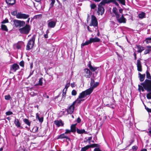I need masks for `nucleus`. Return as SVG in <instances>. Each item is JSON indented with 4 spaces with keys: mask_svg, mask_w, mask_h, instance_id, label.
<instances>
[{
    "mask_svg": "<svg viewBox=\"0 0 151 151\" xmlns=\"http://www.w3.org/2000/svg\"><path fill=\"white\" fill-rule=\"evenodd\" d=\"M84 147L86 148V150H88V149L90 148H91L90 147V145H86V146H85Z\"/></svg>",
    "mask_w": 151,
    "mask_h": 151,
    "instance_id": "57",
    "label": "nucleus"
},
{
    "mask_svg": "<svg viewBox=\"0 0 151 151\" xmlns=\"http://www.w3.org/2000/svg\"><path fill=\"white\" fill-rule=\"evenodd\" d=\"M147 98L149 99H151V92H150L147 94Z\"/></svg>",
    "mask_w": 151,
    "mask_h": 151,
    "instance_id": "41",
    "label": "nucleus"
},
{
    "mask_svg": "<svg viewBox=\"0 0 151 151\" xmlns=\"http://www.w3.org/2000/svg\"><path fill=\"white\" fill-rule=\"evenodd\" d=\"M92 43L91 40H90V38L89 40L86 41L85 42L82 44L81 46H84L86 45H88L90 43Z\"/></svg>",
    "mask_w": 151,
    "mask_h": 151,
    "instance_id": "32",
    "label": "nucleus"
},
{
    "mask_svg": "<svg viewBox=\"0 0 151 151\" xmlns=\"http://www.w3.org/2000/svg\"><path fill=\"white\" fill-rule=\"evenodd\" d=\"M87 66L93 72L95 71L98 68V67H93L92 66L90 62H89L88 64V65Z\"/></svg>",
    "mask_w": 151,
    "mask_h": 151,
    "instance_id": "21",
    "label": "nucleus"
},
{
    "mask_svg": "<svg viewBox=\"0 0 151 151\" xmlns=\"http://www.w3.org/2000/svg\"><path fill=\"white\" fill-rule=\"evenodd\" d=\"M11 98V96L10 95H8L5 96V99L6 100H9Z\"/></svg>",
    "mask_w": 151,
    "mask_h": 151,
    "instance_id": "45",
    "label": "nucleus"
},
{
    "mask_svg": "<svg viewBox=\"0 0 151 151\" xmlns=\"http://www.w3.org/2000/svg\"><path fill=\"white\" fill-rule=\"evenodd\" d=\"M64 138L69 139V138L68 137V136L66 135V134L65 133L60 135L58 138V139H62Z\"/></svg>",
    "mask_w": 151,
    "mask_h": 151,
    "instance_id": "24",
    "label": "nucleus"
},
{
    "mask_svg": "<svg viewBox=\"0 0 151 151\" xmlns=\"http://www.w3.org/2000/svg\"><path fill=\"white\" fill-rule=\"evenodd\" d=\"M54 123L58 127L61 126H63L64 125V123L61 120H55L54 121Z\"/></svg>",
    "mask_w": 151,
    "mask_h": 151,
    "instance_id": "19",
    "label": "nucleus"
},
{
    "mask_svg": "<svg viewBox=\"0 0 151 151\" xmlns=\"http://www.w3.org/2000/svg\"><path fill=\"white\" fill-rule=\"evenodd\" d=\"M136 46L137 47V48L138 49L137 52L138 53H141L145 50L144 47L141 46V45H136Z\"/></svg>",
    "mask_w": 151,
    "mask_h": 151,
    "instance_id": "20",
    "label": "nucleus"
},
{
    "mask_svg": "<svg viewBox=\"0 0 151 151\" xmlns=\"http://www.w3.org/2000/svg\"><path fill=\"white\" fill-rule=\"evenodd\" d=\"M9 22L8 20L6 18L5 20H4L3 21L1 22V24H5L6 23H8Z\"/></svg>",
    "mask_w": 151,
    "mask_h": 151,
    "instance_id": "46",
    "label": "nucleus"
},
{
    "mask_svg": "<svg viewBox=\"0 0 151 151\" xmlns=\"http://www.w3.org/2000/svg\"><path fill=\"white\" fill-rule=\"evenodd\" d=\"M76 122H77L78 123H79L81 122V120L79 117H78L77 119Z\"/></svg>",
    "mask_w": 151,
    "mask_h": 151,
    "instance_id": "52",
    "label": "nucleus"
},
{
    "mask_svg": "<svg viewBox=\"0 0 151 151\" xmlns=\"http://www.w3.org/2000/svg\"><path fill=\"white\" fill-rule=\"evenodd\" d=\"M120 15H117L116 17V19L118 22L120 23H126V19L123 15H122L121 17H120Z\"/></svg>",
    "mask_w": 151,
    "mask_h": 151,
    "instance_id": "9",
    "label": "nucleus"
},
{
    "mask_svg": "<svg viewBox=\"0 0 151 151\" xmlns=\"http://www.w3.org/2000/svg\"><path fill=\"white\" fill-rule=\"evenodd\" d=\"M50 0V1H51V3L50 4V7H52L54 6V4L55 2V0Z\"/></svg>",
    "mask_w": 151,
    "mask_h": 151,
    "instance_id": "42",
    "label": "nucleus"
},
{
    "mask_svg": "<svg viewBox=\"0 0 151 151\" xmlns=\"http://www.w3.org/2000/svg\"><path fill=\"white\" fill-rule=\"evenodd\" d=\"M14 123L16 126H17V127H20L21 124L19 122L18 119H15L14 121Z\"/></svg>",
    "mask_w": 151,
    "mask_h": 151,
    "instance_id": "27",
    "label": "nucleus"
},
{
    "mask_svg": "<svg viewBox=\"0 0 151 151\" xmlns=\"http://www.w3.org/2000/svg\"><path fill=\"white\" fill-rule=\"evenodd\" d=\"M72 94L73 95H76V90H73L72 91Z\"/></svg>",
    "mask_w": 151,
    "mask_h": 151,
    "instance_id": "54",
    "label": "nucleus"
},
{
    "mask_svg": "<svg viewBox=\"0 0 151 151\" xmlns=\"http://www.w3.org/2000/svg\"><path fill=\"white\" fill-rule=\"evenodd\" d=\"M66 94V92H64L63 91V98H65V96Z\"/></svg>",
    "mask_w": 151,
    "mask_h": 151,
    "instance_id": "62",
    "label": "nucleus"
},
{
    "mask_svg": "<svg viewBox=\"0 0 151 151\" xmlns=\"http://www.w3.org/2000/svg\"><path fill=\"white\" fill-rule=\"evenodd\" d=\"M151 52V46H147L146 47V49H145L144 52V55H146L147 54H150Z\"/></svg>",
    "mask_w": 151,
    "mask_h": 151,
    "instance_id": "18",
    "label": "nucleus"
},
{
    "mask_svg": "<svg viewBox=\"0 0 151 151\" xmlns=\"http://www.w3.org/2000/svg\"><path fill=\"white\" fill-rule=\"evenodd\" d=\"M145 43L147 44H148L149 43H151V37H149L146 38L144 40Z\"/></svg>",
    "mask_w": 151,
    "mask_h": 151,
    "instance_id": "31",
    "label": "nucleus"
},
{
    "mask_svg": "<svg viewBox=\"0 0 151 151\" xmlns=\"http://www.w3.org/2000/svg\"><path fill=\"white\" fill-rule=\"evenodd\" d=\"M137 148L138 147L137 146H134L132 147V151H131V150H130V151H136L137 150Z\"/></svg>",
    "mask_w": 151,
    "mask_h": 151,
    "instance_id": "40",
    "label": "nucleus"
},
{
    "mask_svg": "<svg viewBox=\"0 0 151 151\" xmlns=\"http://www.w3.org/2000/svg\"><path fill=\"white\" fill-rule=\"evenodd\" d=\"M19 64L20 66L23 67L24 66V61L23 60L22 61L19 63Z\"/></svg>",
    "mask_w": 151,
    "mask_h": 151,
    "instance_id": "48",
    "label": "nucleus"
},
{
    "mask_svg": "<svg viewBox=\"0 0 151 151\" xmlns=\"http://www.w3.org/2000/svg\"><path fill=\"white\" fill-rule=\"evenodd\" d=\"M104 9L103 6L98 5L97 12L99 14L102 15L104 13Z\"/></svg>",
    "mask_w": 151,
    "mask_h": 151,
    "instance_id": "13",
    "label": "nucleus"
},
{
    "mask_svg": "<svg viewBox=\"0 0 151 151\" xmlns=\"http://www.w3.org/2000/svg\"><path fill=\"white\" fill-rule=\"evenodd\" d=\"M34 129H35V132H37L38 129V127L37 126L35 127H34Z\"/></svg>",
    "mask_w": 151,
    "mask_h": 151,
    "instance_id": "56",
    "label": "nucleus"
},
{
    "mask_svg": "<svg viewBox=\"0 0 151 151\" xmlns=\"http://www.w3.org/2000/svg\"><path fill=\"white\" fill-rule=\"evenodd\" d=\"M138 78L140 82L143 81L145 79V74H142L140 73H138Z\"/></svg>",
    "mask_w": 151,
    "mask_h": 151,
    "instance_id": "22",
    "label": "nucleus"
},
{
    "mask_svg": "<svg viewBox=\"0 0 151 151\" xmlns=\"http://www.w3.org/2000/svg\"><path fill=\"white\" fill-rule=\"evenodd\" d=\"M136 65L137 70L139 72H142V65L139 59H138L137 60Z\"/></svg>",
    "mask_w": 151,
    "mask_h": 151,
    "instance_id": "14",
    "label": "nucleus"
},
{
    "mask_svg": "<svg viewBox=\"0 0 151 151\" xmlns=\"http://www.w3.org/2000/svg\"><path fill=\"white\" fill-rule=\"evenodd\" d=\"M36 118L37 119H39L40 118L39 114L38 113H37L36 114Z\"/></svg>",
    "mask_w": 151,
    "mask_h": 151,
    "instance_id": "64",
    "label": "nucleus"
},
{
    "mask_svg": "<svg viewBox=\"0 0 151 151\" xmlns=\"http://www.w3.org/2000/svg\"><path fill=\"white\" fill-rule=\"evenodd\" d=\"M90 145L91 148H94L95 147H100V145L98 144H91Z\"/></svg>",
    "mask_w": 151,
    "mask_h": 151,
    "instance_id": "36",
    "label": "nucleus"
},
{
    "mask_svg": "<svg viewBox=\"0 0 151 151\" xmlns=\"http://www.w3.org/2000/svg\"><path fill=\"white\" fill-rule=\"evenodd\" d=\"M76 104V101H74L73 104L71 105L67 109L68 113L70 114H72L73 112L75 107V104Z\"/></svg>",
    "mask_w": 151,
    "mask_h": 151,
    "instance_id": "11",
    "label": "nucleus"
},
{
    "mask_svg": "<svg viewBox=\"0 0 151 151\" xmlns=\"http://www.w3.org/2000/svg\"><path fill=\"white\" fill-rule=\"evenodd\" d=\"M42 15L41 14H38L35 16L33 17V19H37L41 18Z\"/></svg>",
    "mask_w": 151,
    "mask_h": 151,
    "instance_id": "39",
    "label": "nucleus"
},
{
    "mask_svg": "<svg viewBox=\"0 0 151 151\" xmlns=\"http://www.w3.org/2000/svg\"><path fill=\"white\" fill-rule=\"evenodd\" d=\"M23 121L25 124H27L29 126H30L31 124L30 122H29L28 119H23Z\"/></svg>",
    "mask_w": 151,
    "mask_h": 151,
    "instance_id": "34",
    "label": "nucleus"
},
{
    "mask_svg": "<svg viewBox=\"0 0 151 151\" xmlns=\"http://www.w3.org/2000/svg\"><path fill=\"white\" fill-rule=\"evenodd\" d=\"M112 12L113 13L115 14L116 16V17L117 15H119V14L118 12V9L116 7L113 8Z\"/></svg>",
    "mask_w": 151,
    "mask_h": 151,
    "instance_id": "29",
    "label": "nucleus"
},
{
    "mask_svg": "<svg viewBox=\"0 0 151 151\" xmlns=\"http://www.w3.org/2000/svg\"><path fill=\"white\" fill-rule=\"evenodd\" d=\"M92 139V137H88V139L86 140V141H89V142H90V141Z\"/></svg>",
    "mask_w": 151,
    "mask_h": 151,
    "instance_id": "55",
    "label": "nucleus"
},
{
    "mask_svg": "<svg viewBox=\"0 0 151 151\" xmlns=\"http://www.w3.org/2000/svg\"><path fill=\"white\" fill-rule=\"evenodd\" d=\"M84 72L87 78H90L92 74V73L88 68L84 69Z\"/></svg>",
    "mask_w": 151,
    "mask_h": 151,
    "instance_id": "16",
    "label": "nucleus"
},
{
    "mask_svg": "<svg viewBox=\"0 0 151 151\" xmlns=\"http://www.w3.org/2000/svg\"><path fill=\"white\" fill-rule=\"evenodd\" d=\"M112 3L115 4L116 6L118 7L119 6V5L118 3L116 2V1H118L119 3L121 4L122 5H125V0H112Z\"/></svg>",
    "mask_w": 151,
    "mask_h": 151,
    "instance_id": "10",
    "label": "nucleus"
},
{
    "mask_svg": "<svg viewBox=\"0 0 151 151\" xmlns=\"http://www.w3.org/2000/svg\"><path fill=\"white\" fill-rule=\"evenodd\" d=\"M113 104H111L110 105H109V104H107L106 105V106L110 107L111 106H112Z\"/></svg>",
    "mask_w": 151,
    "mask_h": 151,
    "instance_id": "60",
    "label": "nucleus"
},
{
    "mask_svg": "<svg viewBox=\"0 0 151 151\" xmlns=\"http://www.w3.org/2000/svg\"><path fill=\"white\" fill-rule=\"evenodd\" d=\"M90 40H91V42H100L101 40L99 38L97 37L94 38H90Z\"/></svg>",
    "mask_w": 151,
    "mask_h": 151,
    "instance_id": "23",
    "label": "nucleus"
},
{
    "mask_svg": "<svg viewBox=\"0 0 151 151\" xmlns=\"http://www.w3.org/2000/svg\"><path fill=\"white\" fill-rule=\"evenodd\" d=\"M77 132L79 134H83L84 133H86V131L84 129H76Z\"/></svg>",
    "mask_w": 151,
    "mask_h": 151,
    "instance_id": "26",
    "label": "nucleus"
},
{
    "mask_svg": "<svg viewBox=\"0 0 151 151\" xmlns=\"http://www.w3.org/2000/svg\"><path fill=\"white\" fill-rule=\"evenodd\" d=\"M138 16L139 18L142 19L145 17V14L144 12H142L139 14Z\"/></svg>",
    "mask_w": 151,
    "mask_h": 151,
    "instance_id": "30",
    "label": "nucleus"
},
{
    "mask_svg": "<svg viewBox=\"0 0 151 151\" xmlns=\"http://www.w3.org/2000/svg\"><path fill=\"white\" fill-rule=\"evenodd\" d=\"M98 25V23L96 17L93 15L91 16V22L89 24L90 26H93L95 27H97Z\"/></svg>",
    "mask_w": 151,
    "mask_h": 151,
    "instance_id": "6",
    "label": "nucleus"
},
{
    "mask_svg": "<svg viewBox=\"0 0 151 151\" xmlns=\"http://www.w3.org/2000/svg\"><path fill=\"white\" fill-rule=\"evenodd\" d=\"M146 76L147 78L148 79V80H151V75L149 72L147 70L146 71Z\"/></svg>",
    "mask_w": 151,
    "mask_h": 151,
    "instance_id": "33",
    "label": "nucleus"
},
{
    "mask_svg": "<svg viewBox=\"0 0 151 151\" xmlns=\"http://www.w3.org/2000/svg\"><path fill=\"white\" fill-rule=\"evenodd\" d=\"M17 18L19 19H26L29 17V15L28 14L23 13L22 12H18Z\"/></svg>",
    "mask_w": 151,
    "mask_h": 151,
    "instance_id": "7",
    "label": "nucleus"
},
{
    "mask_svg": "<svg viewBox=\"0 0 151 151\" xmlns=\"http://www.w3.org/2000/svg\"><path fill=\"white\" fill-rule=\"evenodd\" d=\"M5 1L8 4L12 5L14 4L16 2V0H5Z\"/></svg>",
    "mask_w": 151,
    "mask_h": 151,
    "instance_id": "25",
    "label": "nucleus"
},
{
    "mask_svg": "<svg viewBox=\"0 0 151 151\" xmlns=\"http://www.w3.org/2000/svg\"><path fill=\"white\" fill-rule=\"evenodd\" d=\"M30 30V26L28 24H26L25 26L19 29V32L23 34H27Z\"/></svg>",
    "mask_w": 151,
    "mask_h": 151,
    "instance_id": "4",
    "label": "nucleus"
},
{
    "mask_svg": "<svg viewBox=\"0 0 151 151\" xmlns=\"http://www.w3.org/2000/svg\"><path fill=\"white\" fill-rule=\"evenodd\" d=\"M76 132V124H72L70 126V129H66L65 130V133L66 134L70 133L71 132Z\"/></svg>",
    "mask_w": 151,
    "mask_h": 151,
    "instance_id": "12",
    "label": "nucleus"
},
{
    "mask_svg": "<svg viewBox=\"0 0 151 151\" xmlns=\"http://www.w3.org/2000/svg\"><path fill=\"white\" fill-rule=\"evenodd\" d=\"M90 7L91 9H95L96 8V5L94 4L93 3L91 4Z\"/></svg>",
    "mask_w": 151,
    "mask_h": 151,
    "instance_id": "38",
    "label": "nucleus"
},
{
    "mask_svg": "<svg viewBox=\"0 0 151 151\" xmlns=\"http://www.w3.org/2000/svg\"><path fill=\"white\" fill-rule=\"evenodd\" d=\"M140 84L143 86L144 88L148 92H151V80L146 79L144 82Z\"/></svg>",
    "mask_w": 151,
    "mask_h": 151,
    "instance_id": "2",
    "label": "nucleus"
},
{
    "mask_svg": "<svg viewBox=\"0 0 151 151\" xmlns=\"http://www.w3.org/2000/svg\"><path fill=\"white\" fill-rule=\"evenodd\" d=\"M112 3V0H103L99 4L101 6H104L106 4Z\"/></svg>",
    "mask_w": 151,
    "mask_h": 151,
    "instance_id": "17",
    "label": "nucleus"
},
{
    "mask_svg": "<svg viewBox=\"0 0 151 151\" xmlns=\"http://www.w3.org/2000/svg\"><path fill=\"white\" fill-rule=\"evenodd\" d=\"M145 108V109L148 112L149 111V110H150V109L149 108H148L146 106L144 105Z\"/></svg>",
    "mask_w": 151,
    "mask_h": 151,
    "instance_id": "58",
    "label": "nucleus"
},
{
    "mask_svg": "<svg viewBox=\"0 0 151 151\" xmlns=\"http://www.w3.org/2000/svg\"><path fill=\"white\" fill-rule=\"evenodd\" d=\"M99 147L95 148L94 149L93 151H101Z\"/></svg>",
    "mask_w": 151,
    "mask_h": 151,
    "instance_id": "51",
    "label": "nucleus"
},
{
    "mask_svg": "<svg viewBox=\"0 0 151 151\" xmlns=\"http://www.w3.org/2000/svg\"><path fill=\"white\" fill-rule=\"evenodd\" d=\"M19 68V65L16 63L13 64L11 67V70L14 72H16Z\"/></svg>",
    "mask_w": 151,
    "mask_h": 151,
    "instance_id": "15",
    "label": "nucleus"
},
{
    "mask_svg": "<svg viewBox=\"0 0 151 151\" xmlns=\"http://www.w3.org/2000/svg\"><path fill=\"white\" fill-rule=\"evenodd\" d=\"M99 85V83L96 82L94 83V81L91 80L90 82L91 87L80 93L78 98L76 99V103L80 104L81 101L84 100L83 98L86 97L87 95H90L93 91L94 89Z\"/></svg>",
    "mask_w": 151,
    "mask_h": 151,
    "instance_id": "1",
    "label": "nucleus"
},
{
    "mask_svg": "<svg viewBox=\"0 0 151 151\" xmlns=\"http://www.w3.org/2000/svg\"><path fill=\"white\" fill-rule=\"evenodd\" d=\"M70 86V83H67L65 85V88H66V90Z\"/></svg>",
    "mask_w": 151,
    "mask_h": 151,
    "instance_id": "53",
    "label": "nucleus"
},
{
    "mask_svg": "<svg viewBox=\"0 0 151 151\" xmlns=\"http://www.w3.org/2000/svg\"><path fill=\"white\" fill-rule=\"evenodd\" d=\"M6 115H10L13 114V112L11 111H8L6 113Z\"/></svg>",
    "mask_w": 151,
    "mask_h": 151,
    "instance_id": "47",
    "label": "nucleus"
},
{
    "mask_svg": "<svg viewBox=\"0 0 151 151\" xmlns=\"http://www.w3.org/2000/svg\"><path fill=\"white\" fill-rule=\"evenodd\" d=\"M133 50L135 51L133 53V55L134 57V60H136L137 59V53H136V51L135 50H134V49H133Z\"/></svg>",
    "mask_w": 151,
    "mask_h": 151,
    "instance_id": "44",
    "label": "nucleus"
},
{
    "mask_svg": "<svg viewBox=\"0 0 151 151\" xmlns=\"http://www.w3.org/2000/svg\"><path fill=\"white\" fill-rule=\"evenodd\" d=\"M1 29L7 32L8 29L6 26L5 25L2 24L1 26Z\"/></svg>",
    "mask_w": 151,
    "mask_h": 151,
    "instance_id": "35",
    "label": "nucleus"
},
{
    "mask_svg": "<svg viewBox=\"0 0 151 151\" xmlns=\"http://www.w3.org/2000/svg\"><path fill=\"white\" fill-rule=\"evenodd\" d=\"M36 35H34L32 38L29 40L27 45L26 46V49L27 50H29L32 48L35 44Z\"/></svg>",
    "mask_w": 151,
    "mask_h": 151,
    "instance_id": "3",
    "label": "nucleus"
},
{
    "mask_svg": "<svg viewBox=\"0 0 151 151\" xmlns=\"http://www.w3.org/2000/svg\"><path fill=\"white\" fill-rule=\"evenodd\" d=\"M14 24L16 27H21L25 25V22L24 21L14 19L13 21Z\"/></svg>",
    "mask_w": 151,
    "mask_h": 151,
    "instance_id": "5",
    "label": "nucleus"
},
{
    "mask_svg": "<svg viewBox=\"0 0 151 151\" xmlns=\"http://www.w3.org/2000/svg\"><path fill=\"white\" fill-rule=\"evenodd\" d=\"M145 64L146 65L147 64L150 65L151 64V58H149L145 60Z\"/></svg>",
    "mask_w": 151,
    "mask_h": 151,
    "instance_id": "28",
    "label": "nucleus"
},
{
    "mask_svg": "<svg viewBox=\"0 0 151 151\" xmlns=\"http://www.w3.org/2000/svg\"><path fill=\"white\" fill-rule=\"evenodd\" d=\"M47 22L48 27L50 28H53L55 27L56 25L57 20H52L51 19H50L48 20Z\"/></svg>",
    "mask_w": 151,
    "mask_h": 151,
    "instance_id": "8",
    "label": "nucleus"
},
{
    "mask_svg": "<svg viewBox=\"0 0 151 151\" xmlns=\"http://www.w3.org/2000/svg\"><path fill=\"white\" fill-rule=\"evenodd\" d=\"M39 85L42 86V78H40L39 81Z\"/></svg>",
    "mask_w": 151,
    "mask_h": 151,
    "instance_id": "49",
    "label": "nucleus"
},
{
    "mask_svg": "<svg viewBox=\"0 0 151 151\" xmlns=\"http://www.w3.org/2000/svg\"><path fill=\"white\" fill-rule=\"evenodd\" d=\"M138 90L139 91H140V90H141L142 92L144 91V89L143 87L142 86L139 85H138Z\"/></svg>",
    "mask_w": 151,
    "mask_h": 151,
    "instance_id": "43",
    "label": "nucleus"
},
{
    "mask_svg": "<svg viewBox=\"0 0 151 151\" xmlns=\"http://www.w3.org/2000/svg\"><path fill=\"white\" fill-rule=\"evenodd\" d=\"M33 72L34 71H32V72H30V74H29V76H28V77L27 78H29L32 75L33 73Z\"/></svg>",
    "mask_w": 151,
    "mask_h": 151,
    "instance_id": "61",
    "label": "nucleus"
},
{
    "mask_svg": "<svg viewBox=\"0 0 151 151\" xmlns=\"http://www.w3.org/2000/svg\"><path fill=\"white\" fill-rule=\"evenodd\" d=\"M44 37L45 38H47L48 37V34H46L44 35Z\"/></svg>",
    "mask_w": 151,
    "mask_h": 151,
    "instance_id": "63",
    "label": "nucleus"
},
{
    "mask_svg": "<svg viewBox=\"0 0 151 151\" xmlns=\"http://www.w3.org/2000/svg\"><path fill=\"white\" fill-rule=\"evenodd\" d=\"M39 122H42L43 120V117H42L41 118H39V119H38Z\"/></svg>",
    "mask_w": 151,
    "mask_h": 151,
    "instance_id": "50",
    "label": "nucleus"
},
{
    "mask_svg": "<svg viewBox=\"0 0 151 151\" xmlns=\"http://www.w3.org/2000/svg\"><path fill=\"white\" fill-rule=\"evenodd\" d=\"M14 16H15L16 18H17V15H18V12H17V10L14 11L11 13Z\"/></svg>",
    "mask_w": 151,
    "mask_h": 151,
    "instance_id": "37",
    "label": "nucleus"
},
{
    "mask_svg": "<svg viewBox=\"0 0 151 151\" xmlns=\"http://www.w3.org/2000/svg\"><path fill=\"white\" fill-rule=\"evenodd\" d=\"M86 150H87L86 149V148L85 147H84L81 148V151H86Z\"/></svg>",
    "mask_w": 151,
    "mask_h": 151,
    "instance_id": "59",
    "label": "nucleus"
}]
</instances>
